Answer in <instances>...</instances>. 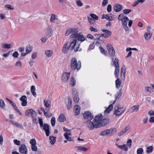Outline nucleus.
Returning <instances> with one entry per match:
<instances>
[{
    "instance_id": "obj_39",
    "label": "nucleus",
    "mask_w": 154,
    "mask_h": 154,
    "mask_svg": "<svg viewBox=\"0 0 154 154\" xmlns=\"http://www.w3.org/2000/svg\"><path fill=\"white\" fill-rule=\"evenodd\" d=\"M52 35V32L50 30H48L45 33V35L47 38H49L51 37Z\"/></svg>"
},
{
    "instance_id": "obj_36",
    "label": "nucleus",
    "mask_w": 154,
    "mask_h": 154,
    "mask_svg": "<svg viewBox=\"0 0 154 154\" xmlns=\"http://www.w3.org/2000/svg\"><path fill=\"white\" fill-rule=\"evenodd\" d=\"M70 84L72 86H74L76 83V80L73 77H71L70 79Z\"/></svg>"
},
{
    "instance_id": "obj_48",
    "label": "nucleus",
    "mask_w": 154,
    "mask_h": 154,
    "mask_svg": "<svg viewBox=\"0 0 154 154\" xmlns=\"http://www.w3.org/2000/svg\"><path fill=\"white\" fill-rule=\"evenodd\" d=\"M31 148L33 151L36 152L37 150V147L36 145H31Z\"/></svg>"
},
{
    "instance_id": "obj_21",
    "label": "nucleus",
    "mask_w": 154,
    "mask_h": 154,
    "mask_svg": "<svg viewBox=\"0 0 154 154\" xmlns=\"http://www.w3.org/2000/svg\"><path fill=\"white\" fill-rule=\"evenodd\" d=\"M122 8V6L119 4H115L114 6V10L116 12H119L121 11Z\"/></svg>"
},
{
    "instance_id": "obj_10",
    "label": "nucleus",
    "mask_w": 154,
    "mask_h": 154,
    "mask_svg": "<svg viewBox=\"0 0 154 154\" xmlns=\"http://www.w3.org/2000/svg\"><path fill=\"white\" fill-rule=\"evenodd\" d=\"M72 94L74 101L75 103H77L79 99V97L78 93L77 90L76 89L73 90Z\"/></svg>"
},
{
    "instance_id": "obj_62",
    "label": "nucleus",
    "mask_w": 154,
    "mask_h": 154,
    "mask_svg": "<svg viewBox=\"0 0 154 154\" xmlns=\"http://www.w3.org/2000/svg\"><path fill=\"white\" fill-rule=\"evenodd\" d=\"M107 10L108 12H110L112 10V6L111 5H108Z\"/></svg>"
},
{
    "instance_id": "obj_1",
    "label": "nucleus",
    "mask_w": 154,
    "mask_h": 154,
    "mask_svg": "<svg viewBox=\"0 0 154 154\" xmlns=\"http://www.w3.org/2000/svg\"><path fill=\"white\" fill-rule=\"evenodd\" d=\"M76 38L72 39V41L70 43L71 47L74 49L75 51L81 50V48L79 47L80 43L79 42H82L85 40V38L82 35H79Z\"/></svg>"
},
{
    "instance_id": "obj_12",
    "label": "nucleus",
    "mask_w": 154,
    "mask_h": 154,
    "mask_svg": "<svg viewBox=\"0 0 154 154\" xmlns=\"http://www.w3.org/2000/svg\"><path fill=\"white\" fill-rule=\"evenodd\" d=\"M70 44L68 42L65 43L62 49V52L64 54L67 53L70 48Z\"/></svg>"
},
{
    "instance_id": "obj_52",
    "label": "nucleus",
    "mask_w": 154,
    "mask_h": 154,
    "mask_svg": "<svg viewBox=\"0 0 154 154\" xmlns=\"http://www.w3.org/2000/svg\"><path fill=\"white\" fill-rule=\"evenodd\" d=\"M14 143L17 146H19L20 144V141L17 139H14L13 140Z\"/></svg>"
},
{
    "instance_id": "obj_53",
    "label": "nucleus",
    "mask_w": 154,
    "mask_h": 154,
    "mask_svg": "<svg viewBox=\"0 0 154 154\" xmlns=\"http://www.w3.org/2000/svg\"><path fill=\"white\" fill-rule=\"evenodd\" d=\"M132 143V140L131 139H128L127 142V145L129 148H130Z\"/></svg>"
},
{
    "instance_id": "obj_31",
    "label": "nucleus",
    "mask_w": 154,
    "mask_h": 154,
    "mask_svg": "<svg viewBox=\"0 0 154 154\" xmlns=\"http://www.w3.org/2000/svg\"><path fill=\"white\" fill-rule=\"evenodd\" d=\"M106 19L109 21H112L113 19L112 16H109L106 14H103L102 17V19Z\"/></svg>"
},
{
    "instance_id": "obj_9",
    "label": "nucleus",
    "mask_w": 154,
    "mask_h": 154,
    "mask_svg": "<svg viewBox=\"0 0 154 154\" xmlns=\"http://www.w3.org/2000/svg\"><path fill=\"white\" fill-rule=\"evenodd\" d=\"M102 31L105 33L100 35L98 37L99 39H100L101 37H103L105 38H107L111 36L112 35V32L106 29H102Z\"/></svg>"
},
{
    "instance_id": "obj_55",
    "label": "nucleus",
    "mask_w": 154,
    "mask_h": 154,
    "mask_svg": "<svg viewBox=\"0 0 154 154\" xmlns=\"http://www.w3.org/2000/svg\"><path fill=\"white\" fill-rule=\"evenodd\" d=\"M22 62L20 60H18L17 61L15 64V66L19 67H21L22 66Z\"/></svg>"
},
{
    "instance_id": "obj_51",
    "label": "nucleus",
    "mask_w": 154,
    "mask_h": 154,
    "mask_svg": "<svg viewBox=\"0 0 154 154\" xmlns=\"http://www.w3.org/2000/svg\"><path fill=\"white\" fill-rule=\"evenodd\" d=\"M13 125L15 126L16 127H20L21 126V125L17 123V122H15L13 121H11L10 122Z\"/></svg>"
},
{
    "instance_id": "obj_54",
    "label": "nucleus",
    "mask_w": 154,
    "mask_h": 154,
    "mask_svg": "<svg viewBox=\"0 0 154 154\" xmlns=\"http://www.w3.org/2000/svg\"><path fill=\"white\" fill-rule=\"evenodd\" d=\"M143 152V149L141 148H139L137 149V154H142Z\"/></svg>"
},
{
    "instance_id": "obj_64",
    "label": "nucleus",
    "mask_w": 154,
    "mask_h": 154,
    "mask_svg": "<svg viewBox=\"0 0 154 154\" xmlns=\"http://www.w3.org/2000/svg\"><path fill=\"white\" fill-rule=\"evenodd\" d=\"M27 97L26 96L23 95L20 98V100L21 101H25L27 100Z\"/></svg>"
},
{
    "instance_id": "obj_20",
    "label": "nucleus",
    "mask_w": 154,
    "mask_h": 154,
    "mask_svg": "<svg viewBox=\"0 0 154 154\" xmlns=\"http://www.w3.org/2000/svg\"><path fill=\"white\" fill-rule=\"evenodd\" d=\"M53 54V51L52 50H48L45 51V54L46 57H51Z\"/></svg>"
},
{
    "instance_id": "obj_49",
    "label": "nucleus",
    "mask_w": 154,
    "mask_h": 154,
    "mask_svg": "<svg viewBox=\"0 0 154 154\" xmlns=\"http://www.w3.org/2000/svg\"><path fill=\"white\" fill-rule=\"evenodd\" d=\"M108 0H103L102 3V6L103 7H105L108 4Z\"/></svg>"
},
{
    "instance_id": "obj_34",
    "label": "nucleus",
    "mask_w": 154,
    "mask_h": 154,
    "mask_svg": "<svg viewBox=\"0 0 154 154\" xmlns=\"http://www.w3.org/2000/svg\"><path fill=\"white\" fill-rule=\"evenodd\" d=\"M50 140V143L52 145L54 144L56 141V137L53 136H50L49 137Z\"/></svg>"
},
{
    "instance_id": "obj_23",
    "label": "nucleus",
    "mask_w": 154,
    "mask_h": 154,
    "mask_svg": "<svg viewBox=\"0 0 154 154\" xmlns=\"http://www.w3.org/2000/svg\"><path fill=\"white\" fill-rule=\"evenodd\" d=\"M130 129V127L129 126H126L118 134V136L120 137L123 135L128 131Z\"/></svg>"
},
{
    "instance_id": "obj_40",
    "label": "nucleus",
    "mask_w": 154,
    "mask_h": 154,
    "mask_svg": "<svg viewBox=\"0 0 154 154\" xmlns=\"http://www.w3.org/2000/svg\"><path fill=\"white\" fill-rule=\"evenodd\" d=\"M32 51V48L29 45H28L26 46V52L29 54Z\"/></svg>"
},
{
    "instance_id": "obj_59",
    "label": "nucleus",
    "mask_w": 154,
    "mask_h": 154,
    "mask_svg": "<svg viewBox=\"0 0 154 154\" xmlns=\"http://www.w3.org/2000/svg\"><path fill=\"white\" fill-rule=\"evenodd\" d=\"M66 103H72V100L70 98L68 97L66 100Z\"/></svg>"
},
{
    "instance_id": "obj_47",
    "label": "nucleus",
    "mask_w": 154,
    "mask_h": 154,
    "mask_svg": "<svg viewBox=\"0 0 154 154\" xmlns=\"http://www.w3.org/2000/svg\"><path fill=\"white\" fill-rule=\"evenodd\" d=\"M88 22L91 24H95V21L93 19H92L91 18H88Z\"/></svg>"
},
{
    "instance_id": "obj_42",
    "label": "nucleus",
    "mask_w": 154,
    "mask_h": 154,
    "mask_svg": "<svg viewBox=\"0 0 154 154\" xmlns=\"http://www.w3.org/2000/svg\"><path fill=\"white\" fill-rule=\"evenodd\" d=\"M125 69L124 67H122L121 69V74L125 77Z\"/></svg>"
},
{
    "instance_id": "obj_45",
    "label": "nucleus",
    "mask_w": 154,
    "mask_h": 154,
    "mask_svg": "<svg viewBox=\"0 0 154 154\" xmlns=\"http://www.w3.org/2000/svg\"><path fill=\"white\" fill-rule=\"evenodd\" d=\"M5 7L7 8L8 10H12L14 9V8L12 6L9 4H7L5 5Z\"/></svg>"
},
{
    "instance_id": "obj_7",
    "label": "nucleus",
    "mask_w": 154,
    "mask_h": 154,
    "mask_svg": "<svg viewBox=\"0 0 154 154\" xmlns=\"http://www.w3.org/2000/svg\"><path fill=\"white\" fill-rule=\"evenodd\" d=\"M102 119L101 116H96L93 120L94 123L95 128H97L99 127L102 126Z\"/></svg>"
},
{
    "instance_id": "obj_60",
    "label": "nucleus",
    "mask_w": 154,
    "mask_h": 154,
    "mask_svg": "<svg viewBox=\"0 0 154 154\" xmlns=\"http://www.w3.org/2000/svg\"><path fill=\"white\" fill-rule=\"evenodd\" d=\"M90 29L91 31L97 32V29L96 28H94L93 26H91L90 27Z\"/></svg>"
},
{
    "instance_id": "obj_58",
    "label": "nucleus",
    "mask_w": 154,
    "mask_h": 154,
    "mask_svg": "<svg viewBox=\"0 0 154 154\" xmlns=\"http://www.w3.org/2000/svg\"><path fill=\"white\" fill-rule=\"evenodd\" d=\"M91 17L94 20H98V17L95 14H90Z\"/></svg>"
},
{
    "instance_id": "obj_3",
    "label": "nucleus",
    "mask_w": 154,
    "mask_h": 154,
    "mask_svg": "<svg viewBox=\"0 0 154 154\" xmlns=\"http://www.w3.org/2000/svg\"><path fill=\"white\" fill-rule=\"evenodd\" d=\"M70 34H71L70 35V38L71 40L75 38L79 35L82 34L80 33H78V31L77 29L75 28H70L67 29L65 33L66 36H67Z\"/></svg>"
},
{
    "instance_id": "obj_13",
    "label": "nucleus",
    "mask_w": 154,
    "mask_h": 154,
    "mask_svg": "<svg viewBox=\"0 0 154 154\" xmlns=\"http://www.w3.org/2000/svg\"><path fill=\"white\" fill-rule=\"evenodd\" d=\"M19 151L23 154H26L27 153L28 150L25 144H22L19 147Z\"/></svg>"
},
{
    "instance_id": "obj_28",
    "label": "nucleus",
    "mask_w": 154,
    "mask_h": 154,
    "mask_svg": "<svg viewBox=\"0 0 154 154\" xmlns=\"http://www.w3.org/2000/svg\"><path fill=\"white\" fill-rule=\"evenodd\" d=\"M58 19L57 16L54 14H52L50 18V21L52 23H54L56 20Z\"/></svg>"
},
{
    "instance_id": "obj_27",
    "label": "nucleus",
    "mask_w": 154,
    "mask_h": 154,
    "mask_svg": "<svg viewBox=\"0 0 154 154\" xmlns=\"http://www.w3.org/2000/svg\"><path fill=\"white\" fill-rule=\"evenodd\" d=\"M57 120L60 122H63L66 120V119L63 114H61L58 117Z\"/></svg>"
},
{
    "instance_id": "obj_24",
    "label": "nucleus",
    "mask_w": 154,
    "mask_h": 154,
    "mask_svg": "<svg viewBox=\"0 0 154 154\" xmlns=\"http://www.w3.org/2000/svg\"><path fill=\"white\" fill-rule=\"evenodd\" d=\"M115 145L116 146L118 147L120 149L125 150V151H127L128 150V147L125 144L121 146L120 145H119L117 143H116Z\"/></svg>"
},
{
    "instance_id": "obj_16",
    "label": "nucleus",
    "mask_w": 154,
    "mask_h": 154,
    "mask_svg": "<svg viewBox=\"0 0 154 154\" xmlns=\"http://www.w3.org/2000/svg\"><path fill=\"white\" fill-rule=\"evenodd\" d=\"M83 117L85 119H88V120H91L92 119V117L91 113L88 111H86L83 115Z\"/></svg>"
},
{
    "instance_id": "obj_38",
    "label": "nucleus",
    "mask_w": 154,
    "mask_h": 154,
    "mask_svg": "<svg viewBox=\"0 0 154 154\" xmlns=\"http://www.w3.org/2000/svg\"><path fill=\"white\" fill-rule=\"evenodd\" d=\"M35 87L34 86L32 85L31 87V91L33 96L36 95V93L35 92Z\"/></svg>"
},
{
    "instance_id": "obj_56",
    "label": "nucleus",
    "mask_w": 154,
    "mask_h": 154,
    "mask_svg": "<svg viewBox=\"0 0 154 154\" xmlns=\"http://www.w3.org/2000/svg\"><path fill=\"white\" fill-rule=\"evenodd\" d=\"M55 119L54 117L52 118L51 120V123L52 126H54L55 125Z\"/></svg>"
},
{
    "instance_id": "obj_61",
    "label": "nucleus",
    "mask_w": 154,
    "mask_h": 154,
    "mask_svg": "<svg viewBox=\"0 0 154 154\" xmlns=\"http://www.w3.org/2000/svg\"><path fill=\"white\" fill-rule=\"evenodd\" d=\"M48 38L46 37H43L41 38V40L42 43H45L48 39Z\"/></svg>"
},
{
    "instance_id": "obj_50",
    "label": "nucleus",
    "mask_w": 154,
    "mask_h": 154,
    "mask_svg": "<svg viewBox=\"0 0 154 154\" xmlns=\"http://www.w3.org/2000/svg\"><path fill=\"white\" fill-rule=\"evenodd\" d=\"M30 143L31 145H36V143L35 139H31L30 140Z\"/></svg>"
},
{
    "instance_id": "obj_63",
    "label": "nucleus",
    "mask_w": 154,
    "mask_h": 154,
    "mask_svg": "<svg viewBox=\"0 0 154 154\" xmlns=\"http://www.w3.org/2000/svg\"><path fill=\"white\" fill-rule=\"evenodd\" d=\"M19 54L17 51L14 52L12 54V56L15 58H17L18 57Z\"/></svg>"
},
{
    "instance_id": "obj_44",
    "label": "nucleus",
    "mask_w": 154,
    "mask_h": 154,
    "mask_svg": "<svg viewBox=\"0 0 154 154\" xmlns=\"http://www.w3.org/2000/svg\"><path fill=\"white\" fill-rule=\"evenodd\" d=\"M116 87L117 88H119L121 84V82L119 81V79H117L116 81Z\"/></svg>"
},
{
    "instance_id": "obj_57",
    "label": "nucleus",
    "mask_w": 154,
    "mask_h": 154,
    "mask_svg": "<svg viewBox=\"0 0 154 154\" xmlns=\"http://www.w3.org/2000/svg\"><path fill=\"white\" fill-rule=\"evenodd\" d=\"M41 111L44 112V115L46 117H50L51 116V115H49V116L46 115V114H47V112H46L45 111V110L44 108H41Z\"/></svg>"
},
{
    "instance_id": "obj_35",
    "label": "nucleus",
    "mask_w": 154,
    "mask_h": 154,
    "mask_svg": "<svg viewBox=\"0 0 154 154\" xmlns=\"http://www.w3.org/2000/svg\"><path fill=\"white\" fill-rule=\"evenodd\" d=\"M153 146H150L146 148V152L147 154H149L152 152L153 150Z\"/></svg>"
},
{
    "instance_id": "obj_15",
    "label": "nucleus",
    "mask_w": 154,
    "mask_h": 154,
    "mask_svg": "<svg viewBox=\"0 0 154 154\" xmlns=\"http://www.w3.org/2000/svg\"><path fill=\"white\" fill-rule=\"evenodd\" d=\"M115 102L116 100L113 101H111L110 102V104L104 111L105 113H109L113 109V105L115 103Z\"/></svg>"
},
{
    "instance_id": "obj_19",
    "label": "nucleus",
    "mask_w": 154,
    "mask_h": 154,
    "mask_svg": "<svg viewBox=\"0 0 154 154\" xmlns=\"http://www.w3.org/2000/svg\"><path fill=\"white\" fill-rule=\"evenodd\" d=\"M87 125L88 127L91 130H92L95 127L94 123L93 121L91 122L90 120H88L87 122Z\"/></svg>"
},
{
    "instance_id": "obj_25",
    "label": "nucleus",
    "mask_w": 154,
    "mask_h": 154,
    "mask_svg": "<svg viewBox=\"0 0 154 154\" xmlns=\"http://www.w3.org/2000/svg\"><path fill=\"white\" fill-rule=\"evenodd\" d=\"M80 110V106L77 105L75 106L74 107V112L75 115H77L79 114Z\"/></svg>"
},
{
    "instance_id": "obj_32",
    "label": "nucleus",
    "mask_w": 154,
    "mask_h": 154,
    "mask_svg": "<svg viewBox=\"0 0 154 154\" xmlns=\"http://www.w3.org/2000/svg\"><path fill=\"white\" fill-rule=\"evenodd\" d=\"M1 46L2 48L9 49L11 47V45L10 44L3 43L2 45Z\"/></svg>"
},
{
    "instance_id": "obj_18",
    "label": "nucleus",
    "mask_w": 154,
    "mask_h": 154,
    "mask_svg": "<svg viewBox=\"0 0 154 154\" xmlns=\"http://www.w3.org/2000/svg\"><path fill=\"white\" fill-rule=\"evenodd\" d=\"M139 108L140 106L139 105L134 106L130 108L129 111L131 113L137 112L138 111Z\"/></svg>"
},
{
    "instance_id": "obj_2",
    "label": "nucleus",
    "mask_w": 154,
    "mask_h": 154,
    "mask_svg": "<svg viewBox=\"0 0 154 154\" xmlns=\"http://www.w3.org/2000/svg\"><path fill=\"white\" fill-rule=\"evenodd\" d=\"M118 19L119 20L121 21L122 25L125 31H128L129 29L127 25L128 22L129 21L128 17L123 14L122 13L119 15Z\"/></svg>"
},
{
    "instance_id": "obj_26",
    "label": "nucleus",
    "mask_w": 154,
    "mask_h": 154,
    "mask_svg": "<svg viewBox=\"0 0 154 154\" xmlns=\"http://www.w3.org/2000/svg\"><path fill=\"white\" fill-rule=\"evenodd\" d=\"M75 148L79 151L86 152L88 149V148H86L84 147L79 146H76Z\"/></svg>"
},
{
    "instance_id": "obj_14",
    "label": "nucleus",
    "mask_w": 154,
    "mask_h": 154,
    "mask_svg": "<svg viewBox=\"0 0 154 154\" xmlns=\"http://www.w3.org/2000/svg\"><path fill=\"white\" fill-rule=\"evenodd\" d=\"M25 115L26 116L33 117L35 116L36 112L32 109H30L26 112Z\"/></svg>"
},
{
    "instance_id": "obj_37",
    "label": "nucleus",
    "mask_w": 154,
    "mask_h": 154,
    "mask_svg": "<svg viewBox=\"0 0 154 154\" xmlns=\"http://www.w3.org/2000/svg\"><path fill=\"white\" fill-rule=\"evenodd\" d=\"M75 2L76 5L79 7H82L84 5L81 0H75Z\"/></svg>"
},
{
    "instance_id": "obj_22",
    "label": "nucleus",
    "mask_w": 154,
    "mask_h": 154,
    "mask_svg": "<svg viewBox=\"0 0 154 154\" xmlns=\"http://www.w3.org/2000/svg\"><path fill=\"white\" fill-rule=\"evenodd\" d=\"M44 105L46 107V109L49 110L51 107V102L49 100H45L44 101Z\"/></svg>"
},
{
    "instance_id": "obj_6",
    "label": "nucleus",
    "mask_w": 154,
    "mask_h": 154,
    "mask_svg": "<svg viewBox=\"0 0 154 154\" xmlns=\"http://www.w3.org/2000/svg\"><path fill=\"white\" fill-rule=\"evenodd\" d=\"M116 131V128H111L109 129L105 130L100 133V135L103 136H112Z\"/></svg>"
},
{
    "instance_id": "obj_17",
    "label": "nucleus",
    "mask_w": 154,
    "mask_h": 154,
    "mask_svg": "<svg viewBox=\"0 0 154 154\" xmlns=\"http://www.w3.org/2000/svg\"><path fill=\"white\" fill-rule=\"evenodd\" d=\"M43 129L45 131L46 135L47 136H48L50 134V131L49 130V126L48 124H45L42 126Z\"/></svg>"
},
{
    "instance_id": "obj_4",
    "label": "nucleus",
    "mask_w": 154,
    "mask_h": 154,
    "mask_svg": "<svg viewBox=\"0 0 154 154\" xmlns=\"http://www.w3.org/2000/svg\"><path fill=\"white\" fill-rule=\"evenodd\" d=\"M70 66L72 69L73 70H79L81 67V63L80 61L77 62L76 58L74 57L71 60Z\"/></svg>"
},
{
    "instance_id": "obj_46",
    "label": "nucleus",
    "mask_w": 154,
    "mask_h": 154,
    "mask_svg": "<svg viewBox=\"0 0 154 154\" xmlns=\"http://www.w3.org/2000/svg\"><path fill=\"white\" fill-rule=\"evenodd\" d=\"M5 105L3 100L0 99V107L2 108H4L5 107Z\"/></svg>"
},
{
    "instance_id": "obj_30",
    "label": "nucleus",
    "mask_w": 154,
    "mask_h": 154,
    "mask_svg": "<svg viewBox=\"0 0 154 154\" xmlns=\"http://www.w3.org/2000/svg\"><path fill=\"white\" fill-rule=\"evenodd\" d=\"M152 34L150 33H145L144 35L145 39L146 40H149L151 38Z\"/></svg>"
},
{
    "instance_id": "obj_43",
    "label": "nucleus",
    "mask_w": 154,
    "mask_h": 154,
    "mask_svg": "<svg viewBox=\"0 0 154 154\" xmlns=\"http://www.w3.org/2000/svg\"><path fill=\"white\" fill-rule=\"evenodd\" d=\"M145 89L146 91L150 93L152 92L153 91L152 88L149 86L146 87L145 88Z\"/></svg>"
},
{
    "instance_id": "obj_33",
    "label": "nucleus",
    "mask_w": 154,
    "mask_h": 154,
    "mask_svg": "<svg viewBox=\"0 0 154 154\" xmlns=\"http://www.w3.org/2000/svg\"><path fill=\"white\" fill-rule=\"evenodd\" d=\"M109 121V119H102V126H104L107 124Z\"/></svg>"
},
{
    "instance_id": "obj_8",
    "label": "nucleus",
    "mask_w": 154,
    "mask_h": 154,
    "mask_svg": "<svg viewBox=\"0 0 154 154\" xmlns=\"http://www.w3.org/2000/svg\"><path fill=\"white\" fill-rule=\"evenodd\" d=\"M106 47L108 51L109 54L111 56H113L115 55V52L113 47L111 44L108 43L106 45Z\"/></svg>"
},
{
    "instance_id": "obj_29",
    "label": "nucleus",
    "mask_w": 154,
    "mask_h": 154,
    "mask_svg": "<svg viewBox=\"0 0 154 154\" xmlns=\"http://www.w3.org/2000/svg\"><path fill=\"white\" fill-rule=\"evenodd\" d=\"M71 134L70 132L65 133L64 134V136L65 138L69 141H71L72 140L71 137L69 136H71Z\"/></svg>"
},
{
    "instance_id": "obj_41",
    "label": "nucleus",
    "mask_w": 154,
    "mask_h": 154,
    "mask_svg": "<svg viewBox=\"0 0 154 154\" xmlns=\"http://www.w3.org/2000/svg\"><path fill=\"white\" fill-rule=\"evenodd\" d=\"M131 11V10L130 9H126L123 10V12L124 14H128L130 13Z\"/></svg>"
},
{
    "instance_id": "obj_11",
    "label": "nucleus",
    "mask_w": 154,
    "mask_h": 154,
    "mask_svg": "<svg viewBox=\"0 0 154 154\" xmlns=\"http://www.w3.org/2000/svg\"><path fill=\"white\" fill-rule=\"evenodd\" d=\"M70 72H65L63 73L61 76V80L64 82H67L70 76Z\"/></svg>"
},
{
    "instance_id": "obj_5",
    "label": "nucleus",
    "mask_w": 154,
    "mask_h": 154,
    "mask_svg": "<svg viewBox=\"0 0 154 154\" xmlns=\"http://www.w3.org/2000/svg\"><path fill=\"white\" fill-rule=\"evenodd\" d=\"M113 114L116 116L121 115L125 111V108L124 107H121L119 104L117 105L114 108Z\"/></svg>"
}]
</instances>
